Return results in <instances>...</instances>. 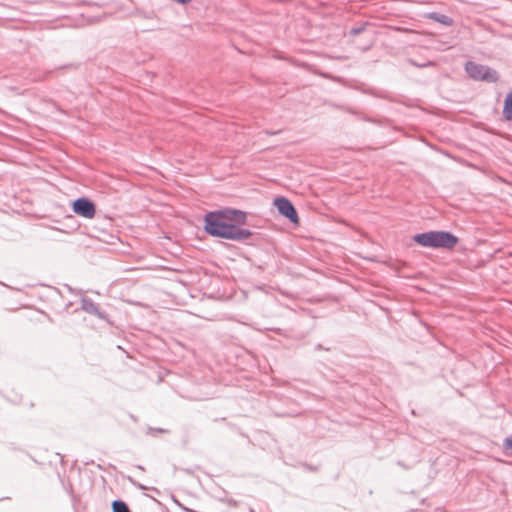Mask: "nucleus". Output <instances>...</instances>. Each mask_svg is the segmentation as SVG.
<instances>
[{"mask_svg": "<svg viewBox=\"0 0 512 512\" xmlns=\"http://www.w3.org/2000/svg\"><path fill=\"white\" fill-rule=\"evenodd\" d=\"M246 219L245 212L241 210L211 211L204 217V230L213 237L238 242L246 241L252 236V232L237 225L244 224Z\"/></svg>", "mask_w": 512, "mask_h": 512, "instance_id": "nucleus-1", "label": "nucleus"}, {"mask_svg": "<svg viewBox=\"0 0 512 512\" xmlns=\"http://www.w3.org/2000/svg\"><path fill=\"white\" fill-rule=\"evenodd\" d=\"M465 71L470 78L477 81L497 82L499 75L496 70L482 64L468 61L465 64Z\"/></svg>", "mask_w": 512, "mask_h": 512, "instance_id": "nucleus-2", "label": "nucleus"}, {"mask_svg": "<svg viewBox=\"0 0 512 512\" xmlns=\"http://www.w3.org/2000/svg\"><path fill=\"white\" fill-rule=\"evenodd\" d=\"M72 210L75 214L87 219H92L96 213L94 202L87 197H80L74 200Z\"/></svg>", "mask_w": 512, "mask_h": 512, "instance_id": "nucleus-3", "label": "nucleus"}, {"mask_svg": "<svg viewBox=\"0 0 512 512\" xmlns=\"http://www.w3.org/2000/svg\"><path fill=\"white\" fill-rule=\"evenodd\" d=\"M274 205L278 212L287 218L291 223H298V213L290 200L285 197H277L274 200Z\"/></svg>", "mask_w": 512, "mask_h": 512, "instance_id": "nucleus-4", "label": "nucleus"}, {"mask_svg": "<svg viewBox=\"0 0 512 512\" xmlns=\"http://www.w3.org/2000/svg\"><path fill=\"white\" fill-rule=\"evenodd\" d=\"M458 237L449 231H436V248L452 249Z\"/></svg>", "mask_w": 512, "mask_h": 512, "instance_id": "nucleus-5", "label": "nucleus"}, {"mask_svg": "<svg viewBox=\"0 0 512 512\" xmlns=\"http://www.w3.org/2000/svg\"><path fill=\"white\" fill-rule=\"evenodd\" d=\"M81 309L84 312L92 314L99 319H107V315L99 309V306L91 298L83 297L81 299Z\"/></svg>", "mask_w": 512, "mask_h": 512, "instance_id": "nucleus-6", "label": "nucleus"}, {"mask_svg": "<svg viewBox=\"0 0 512 512\" xmlns=\"http://www.w3.org/2000/svg\"><path fill=\"white\" fill-rule=\"evenodd\" d=\"M413 240L423 246L436 248V231H428L414 235Z\"/></svg>", "mask_w": 512, "mask_h": 512, "instance_id": "nucleus-7", "label": "nucleus"}, {"mask_svg": "<svg viewBox=\"0 0 512 512\" xmlns=\"http://www.w3.org/2000/svg\"><path fill=\"white\" fill-rule=\"evenodd\" d=\"M426 18L434 20L435 22H438L440 24L450 26L453 23L452 18L445 14H440L438 12H430L426 14Z\"/></svg>", "mask_w": 512, "mask_h": 512, "instance_id": "nucleus-8", "label": "nucleus"}, {"mask_svg": "<svg viewBox=\"0 0 512 512\" xmlns=\"http://www.w3.org/2000/svg\"><path fill=\"white\" fill-rule=\"evenodd\" d=\"M503 116L506 120H512V90L507 94L504 100Z\"/></svg>", "mask_w": 512, "mask_h": 512, "instance_id": "nucleus-9", "label": "nucleus"}, {"mask_svg": "<svg viewBox=\"0 0 512 512\" xmlns=\"http://www.w3.org/2000/svg\"><path fill=\"white\" fill-rule=\"evenodd\" d=\"M113 512H131L128 505L123 500H114L112 502Z\"/></svg>", "mask_w": 512, "mask_h": 512, "instance_id": "nucleus-10", "label": "nucleus"}, {"mask_svg": "<svg viewBox=\"0 0 512 512\" xmlns=\"http://www.w3.org/2000/svg\"><path fill=\"white\" fill-rule=\"evenodd\" d=\"M502 450L504 455L510 457L512 456V435L506 437L503 441Z\"/></svg>", "mask_w": 512, "mask_h": 512, "instance_id": "nucleus-11", "label": "nucleus"}, {"mask_svg": "<svg viewBox=\"0 0 512 512\" xmlns=\"http://www.w3.org/2000/svg\"><path fill=\"white\" fill-rule=\"evenodd\" d=\"M364 31V26H359V27H353L351 30H350V34L351 35H358L360 34L361 32Z\"/></svg>", "mask_w": 512, "mask_h": 512, "instance_id": "nucleus-12", "label": "nucleus"}, {"mask_svg": "<svg viewBox=\"0 0 512 512\" xmlns=\"http://www.w3.org/2000/svg\"><path fill=\"white\" fill-rule=\"evenodd\" d=\"M130 481H131V483H132L135 487H137V488H139V489H141V490L146 489V487H145L144 485L139 484V483H136V482H135V481H133L132 479H130Z\"/></svg>", "mask_w": 512, "mask_h": 512, "instance_id": "nucleus-13", "label": "nucleus"}, {"mask_svg": "<svg viewBox=\"0 0 512 512\" xmlns=\"http://www.w3.org/2000/svg\"><path fill=\"white\" fill-rule=\"evenodd\" d=\"M173 1L178 3V4L185 5V4L190 3L192 0H173Z\"/></svg>", "mask_w": 512, "mask_h": 512, "instance_id": "nucleus-14", "label": "nucleus"}, {"mask_svg": "<svg viewBox=\"0 0 512 512\" xmlns=\"http://www.w3.org/2000/svg\"><path fill=\"white\" fill-rule=\"evenodd\" d=\"M150 430L152 431V428H150ZM153 431H156V432H159V433H163L164 429L158 428V429H153Z\"/></svg>", "mask_w": 512, "mask_h": 512, "instance_id": "nucleus-15", "label": "nucleus"}, {"mask_svg": "<svg viewBox=\"0 0 512 512\" xmlns=\"http://www.w3.org/2000/svg\"><path fill=\"white\" fill-rule=\"evenodd\" d=\"M137 467H138V469H140V470L144 471V467H143V466L138 465Z\"/></svg>", "mask_w": 512, "mask_h": 512, "instance_id": "nucleus-16", "label": "nucleus"}, {"mask_svg": "<svg viewBox=\"0 0 512 512\" xmlns=\"http://www.w3.org/2000/svg\"><path fill=\"white\" fill-rule=\"evenodd\" d=\"M316 349H322V346L321 345H317Z\"/></svg>", "mask_w": 512, "mask_h": 512, "instance_id": "nucleus-17", "label": "nucleus"}]
</instances>
